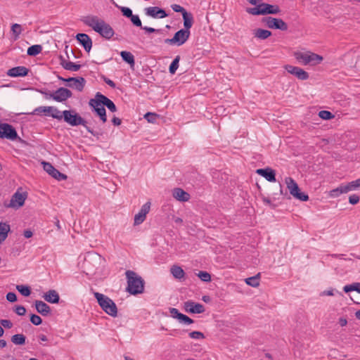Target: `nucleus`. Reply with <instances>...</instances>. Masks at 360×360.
I'll return each mask as SVG.
<instances>
[{"mask_svg": "<svg viewBox=\"0 0 360 360\" xmlns=\"http://www.w3.org/2000/svg\"><path fill=\"white\" fill-rule=\"evenodd\" d=\"M81 20L107 39H110L115 34L112 27L96 15H87Z\"/></svg>", "mask_w": 360, "mask_h": 360, "instance_id": "1", "label": "nucleus"}, {"mask_svg": "<svg viewBox=\"0 0 360 360\" xmlns=\"http://www.w3.org/2000/svg\"><path fill=\"white\" fill-rule=\"evenodd\" d=\"M127 279V291L131 295H138L143 292L144 280L136 272L127 270L125 272Z\"/></svg>", "mask_w": 360, "mask_h": 360, "instance_id": "2", "label": "nucleus"}, {"mask_svg": "<svg viewBox=\"0 0 360 360\" xmlns=\"http://www.w3.org/2000/svg\"><path fill=\"white\" fill-rule=\"evenodd\" d=\"M63 119L64 121L72 127L79 125L84 126L88 132L94 136L98 137L100 134L94 131L86 125V121L80 116V115L74 110H65L63 111Z\"/></svg>", "mask_w": 360, "mask_h": 360, "instance_id": "3", "label": "nucleus"}, {"mask_svg": "<svg viewBox=\"0 0 360 360\" xmlns=\"http://www.w3.org/2000/svg\"><path fill=\"white\" fill-rule=\"evenodd\" d=\"M94 295L99 306L106 314L112 317L117 316V306L110 298L98 292H94Z\"/></svg>", "mask_w": 360, "mask_h": 360, "instance_id": "4", "label": "nucleus"}, {"mask_svg": "<svg viewBox=\"0 0 360 360\" xmlns=\"http://www.w3.org/2000/svg\"><path fill=\"white\" fill-rule=\"evenodd\" d=\"M247 12L253 15H266L269 14H278L281 13L280 7L276 4L267 3L259 4L257 6L247 8Z\"/></svg>", "mask_w": 360, "mask_h": 360, "instance_id": "5", "label": "nucleus"}, {"mask_svg": "<svg viewBox=\"0 0 360 360\" xmlns=\"http://www.w3.org/2000/svg\"><path fill=\"white\" fill-rule=\"evenodd\" d=\"M294 56L297 60L304 65H316L320 64L323 60V58L321 56L310 51H297L294 53Z\"/></svg>", "mask_w": 360, "mask_h": 360, "instance_id": "6", "label": "nucleus"}, {"mask_svg": "<svg viewBox=\"0 0 360 360\" xmlns=\"http://www.w3.org/2000/svg\"><path fill=\"white\" fill-rule=\"evenodd\" d=\"M285 182L290 195H292L295 198L303 202L307 201L309 200L308 195L300 191L297 184L292 178L286 177Z\"/></svg>", "mask_w": 360, "mask_h": 360, "instance_id": "7", "label": "nucleus"}, {"mask_svg": "<svg viewBox=\"0 0 360 360\" xmlns=\"http://www.w3.org/2000/svg\"><path fill=\"white\" fill-rule=\"evenodd\" d=\"M190 30L181 29L177 31L171 39H165V43L169 45H183L189 38Z\"/></svg>", "mask_w": 360, "mask_h": 360, "instance_id": "8", "label": "nucleus"}, {"mask_svg": "<svg viewBox=\"0 0 360 360\" xmlns=\"http://www.w3.org/2000/svg\"><path fill=\"white\" fill-rule=\"evenodd\" d=\"M262 22L269 29L280 30L281 31H286L288 29L287 23L281 18L268 16L263 18Z\"/></svg>", "mask_w": 360, "mask_h": 360, "instance_id": "9", "label": "nucleus"}, {"mask_svg": "<svg viewBox=\"0 0 360 360\" xmlns=\"http://www.w3.org/2000/svg\"><path fill=\"white\" fill-rule=\"evenodd\" d=\"M0 139H6L11 141L19 139L22 141L18 137L15 129L8 123H0Z\"/></svg>", "mask_w": 360, "mask_h": 360, "instance_id": "10", "label": "nucleus"}, {"mask_svg": "<svg viewBox=\"0 0 360 360\" xmlns=\"http://www.w3.org/2000/svg\"><path fill=\"white\" fill-rule=\"evenodd\" d=\"M27 197V193H20L17 191L12 195L8 203L4 202V206L6 207L18 210L24 205Z\"/></svg>", "mask_w": 360, "mask_h": 360, "instance_id": "11", "label": "nucleus"}, {"mask_svg": "<svg viewBox=\"0 0 360 360\" xmlns=\"http://www.w3.org/2000/svg\"><path fill=\"white\" fill-rule=\"evenodd\" d=\"M91 102H93L96 106L103 105V106H106L107 108L114 112L117 111V107L115 103L109 99L105 96L103 95L100 92H97L95 95L94 98H91Z\"/></svg>", "mask_w": 360, "mask_h": 360, "instance_id": "12", "label": "nucleus"}, {"mask_svg": "<svg viewBox=\"0 0 360 360\" xmlns=\"http://www.w3.org/2000/svg\"><path fill=\"white\" fill-rule=\"evenodd\" d=\"M58 78L59 80L67 82V86L75 88L79 92L83 91L86 83L85 79L82 77L63 78L60 76H58Z\"/></svg>", "mask_w": 360, "mask_h": 360, "instance_id": "13", "label": "nucleus"}, {"mask_svg": "<svg viewBox=\"0 0 360 360\" xmlns=\"http://www.w3.org/2000/svg\"><path fill=\"white\" fill-rule=\"evenodd\" d=\"M50 96L57 102H64L72 96V92L67 88L60 87Z\"/></svg>", "mask_w": 360, "mask_h": 360, "instance_id": "14", "label": "nucleus"}, {"mask_svg": "<svg viewBox=\"0 0 360 360\" xmlns=\"http://www.w3.org/2000/svg\"><path fill=\"white\" fill-rule=\"evenodd\" d=\"M284 68L288 73L295 76L300 80H307L309 77V73L299 67L285 65Z\"/></svg>", "mask_w": 360, "mask_h": 360, "instance_id": "15", "label": "nucleus"}, {"mask_svg": "<svg viewBox=\"0 0 360 360\" xmlns=\"http://www.w3.org/2000/svg\"><path fill=\"white\" fill-rule=\"evenodd\" d=\"M44 169L54 179L60 181L67 179V176L56 169L51 163L42 162Z\"/></svg>", "mask_w": 360, "mask_h": 360, "instance_id": "16", "label": "nucleus"}, {"mask_svg": "<svg viewBox=\"0 0 360 360\" xmlns=\"http://www.w3.org/2000/svg\"><path fill=\"white\" fill-rule=\"evenodd\" d=\"M184 309L186 312L191 314H201L205 310V307L202 304L191 300L184 303Z\"/></svg>", "mask_w": 360, "mask_h": 360, "instance_id": "17", "label": "nucleus"}, {"mask_svg": "<svg viewBox=\"0 0 360 360\" xmlns=\"http://www.w3.org/2000/svg\"><path fill=\"white\" fill-rule=\"evenodd\" d=\"M150 209V202H147L141 208L138 214L134 216V226H137L143 223L146 217V214L149 212Z\"/></svg>", "mask_w": 360, "mask_h": 360, "instance_id": "18", "label": "nucleus"}, {"mask_svg": "<svg viewBox=\"0 0 360 360\" xmlns=\"http://www.w3.org/2000/svg\"><path fill=\"white\" fill-rule=\"evenodd\" d=\"M104 259L101 255L95 252H88L87 256L85 258V262L87 264L92 265L93 266L101 265Z\"/></svg>", "mask_w": 360, "mask_h": 360, "instance_id": "19", "label": "nucleus"}, {"mask_svg": "<svg viewBox=\"0 0 360 360\" xmlns=\"http://www.w3.org/2000/svg\"><path fill=\"white\" fill-rule=\"evenodd\" d=\"M76 39L84 47L86 52H89L92 47V40L90 37L84 33H79L76 35Z\"/></svg>", "mask_w": 360, "mask_h": 360, "instance_id": "20", "label": "nucleus"}, {"mask_svg": "<svg viewBox=\"0 0 360 360\" xmlns=\"http://www.w3.org/2000/svg\"><path fill=\"white\" fill-rule=\"evenodd\" d=\"M29 69L25 66H17L9 69L6 75L11 77H25L28 75Z\"/></svg>", "mask_w": 360, "mask_h": 360, "instance_id": "21", "label": "nucleus"}, {"mask_svg": "<svg viewBox=\"0 0 360 360\" xmlns=\"http://www.w3.org/2000/svg\"><path fill=\"white\" fill-rule=\"evenodd\" d=\"M145 11L146 15L154 18H163L167 16V14L164 9L157 6L148 7Z\"/></svg>", "mask_w": 360, "mask_h": 360, "instance_id": "22", "label": "nucleus"}, {"mask_svg": "<svg viewBox=\"0 0 360 360\" xmlns=\"http://www.w3.org/2000/svg\"><path fill=\"white\" fill-rule=\"evenodd\" d=\"M256 173L265 178L268 181L275 182L276 181V172L270 167L257 169Z\"/></svg>", "mask_w": 360, "mask_h": 360, "instance_id": "23", "label": "nucleus"}, {"mask_svg": "<svg viewBox=\"0 0 360 360\" xmlns=\"http://www.w3.org/2000/svg\"><path fill=\"white\" fill-rule=\"evenodd\" d=\"M130 20H131V22H132V24L134 25V26H136V27H139L141 29H143V30L146 31V32L147 33H154V32H158V33H160L161 32L160 30H156L155 28H153V27H143L142 26V22H141V19L139 18V15H133L131 18H130Z\"/></svg>", "mask_w": 360, "mask_h": 360, "instance_id": "24", "label": "nucleus"}, {"mask_svg": "<svg viewBox=\"0 0 360 360\" xmlns=\"http://www.w3.org/2000/svg\"><path fill=\"white\" fill-rule=\"evenodd\" d=\"M172 195L175 199L180 202H186L190 199V194L180 188H174Z\"/></svg>", "mask_w": 360, "mask_h": 360, "instance_id": "25", "label": "nucleus"}, {"mask_svg": "<svg viewBox=\"0 0 360 360\" xmlns=\"http://www.w3.org/2000/svg\"><path fill=\"white\" fill-rule=\"evenodd\" d=\"M36 310L42 316H47L51 313L50 307L43 301L36 300L34 302Z\"/></svg>", "mask_w": 360, "mask_h": 360, "instance_id": "26", "label": "nucleus"}, {"mask_svg": "<svg viewBox=\"0 0 360 360\" xmlns=\"http://www.w3.org/2000/svg\"><path fill=\"white\" fill-rule=\"evenodd\" d=\"M89 104L91 107L94 108L96 115L100 117L101 120L105 123L107 121V117L104 106L103 105L96 106V105L91 102V99H90Z\"/></svg>", "mask_w": 360, "mask_h": 360, "instance_id": "27", "label": "nucleus"}, {"mask_svg": "<svg viewBox=\"0 0 360 360\" xmlns=\"http://www.w3.org/2000/svg\"><path fill=\"white\" fill-rule=\"evenodd\" d=\"M43 297L46 302L52 304H58L60 300L59 295L55 290H49Z\"/></svg>", "mask_w": 360, "mask_h": 360, "instance_id": "28", "label": "nucleus"}, {"mask_svg": "<svg viewBox=\"0 0 360 360\" xmlns=\"http://www.w3.org/2000/svg\"><path fill=\"white\" fill-rule=\"evenodd\" d=\"M60 65L63 66V68L67 70L70 71H77L80 69L81 65L75 64L74 63L71 61L66 60L63 56L60 57Z\"/></svg>", "mask_w": 360, "mask_h": 360, "instance_id": "29", "label": "nucleus"}, {"mask_svg": "<svg viewBox=\"0 0 360 360\" xmlns=\"http://www.w3.org/2000/svg\"><path fill=\"white\" fill-rule=\"evenodd\" d=\"M170 273L174 278L178 280L184 278L186 275L184 269L178 265H173L170 269Z\"/></svg>", "mask_w": 360, "mask_h": 360, "instance_id": "30", "label": "nucleus"}, {"mask_svg": "<svg viewBox=\"0 0 360 360\" xmlns=\"http://www.w3.org/2000/svg\"><path fill=\"white\" fill-rule=\"evenodd\" d=\"M11 231L10 225L6 222H0V244L8 237V233Z\"/></svg>", "mask_w": 360, "mask_h": 360, "instance_id": "31", "label": "nucleus"}, {"mask_svg": "<svg viewBox=\"0 0 360 360\" xmlns=\"http://www.w3.org/2000/svg\"><path fill=\"white\" fill-rule=\"evenodd\" d=\"M122 60L133 68L135 65L134 57L131 52L122 51L120 52Z\"/></svg>", "mask_w": 360, "mask_h": 360, "instance_id": "32", "label": "nucleus"}, {"mask_svg": "<svg viewBox=\"0 0 360 360\" xmlns=\"http://www.w3.org/2000/svg\"><path fill=\"white\" fill-rule=\"evenodd\" d=\"M184 20V26L185 30H189L193 25V18L191 13L185 12L182 15Z\"/></svg>", "mask_w": 360, "mask_h": 360, "instance_id": "33", "label": "nucleus"}, {"mask_svg": "<svg viewBox=\"0 0 360 360\" xmlns=\"http://www.w3.org/2000/svg\"><path fill=\"white\" fill-rule=\"evenodd\" d=\"M254 35L255 37L260 39H266L270 36H271V32L264 30V29H257L254 31Z\"/></svg>", "mask_w": 360, "mask_h": 360, "instance_id": "34", "label": "nucleus"}, {"mask_svg": "<svg viewBox=\"0 0 360 360\" xmlns=\"http://www.w3.org/2000/svg\"><path fill=\"white\" fill-rule=\"evenodd\" d=\"M343 192L345 193H348L350 191L355 190L360 186V179H356L347 184V185H342Z\"/></svg>", "mask_w": 360, "mask_h": 360, "instance_id": "35", "label": "nucleus"}, {"mask_svg": "<svg viewBox=\"0 0 360 360\" xmlns=\"http://www.w3.org/2000/svg\"><path fill=\"white\" fill-rule=\"evenodd\" d=\"M11 340L15 345H24L26 337L23 334H15L11 336Z\"/></svg>", "mask_w": 360, "mask_h": 360, "instance_id": "36", "label": "nucleus"}, {"mask_svg": "<svg viewBox=\"0 0 360 360\" xmlns=\"http://www.w3.org/2000/svg\"><path fill=\"white\" fill-rule=\"evenodd\" d=\"M259 278H260V273H258L254 276L248 278L245 280L246 284L248 285H250L252 287H258L259 285Z\"/></svg>", "mask_w": 360, "mask_h": 360, "instance_id": "37", "label": "nucleus"}, {"mask_svg": "<svg viewBox=\"0 0 360 360\" xmlns=\"http://www.w3.org/2000/svg\"><path fill=\"white\" fill-rule=\"evenodd\" d=\"M51 111H57V108L53 106H40L34 110V115H40L42 112L46 113Z\"/></svg>", "mask_w": 360, "mask_h": 360, "instance_id": "38", "label": "nucleus"}, {"mask_svg": "<svg viewBox=\"0 0 360 360\" xmlns=\"http://www.w3.org/2000/svg\"><path fill=\"white\" fill-rule=\"evenodd\" d=\"M42 51V46L41 45H32L27 49V53L30 56H35L40 53Z\"/></svg>", "mask_w": 360, "mask_h": 360, "instance_id": "39", "label": "nucleus"}, {"mask_svg": "<svg viewBox=\"0 0 360 360\" xmlns=\"http://www.w3.org/2000/svg\"><path fill=\"white\" fill-rule=\"evenodd\" d=\"M343 290L346 293L351 291H356L360 294V283H353L350 285H347L344 286Z\"/></svg>", "mask_w": 360, "mask_h": 360, "instance_id": "40", "label": "nucleus"}, {"mask_svg": "<svg viewBox=\"0 0 360 360\" xmlns=\"http://www.w3.org/2000/svg\"><path fill=\"white\" fill-rule=\"evenodd\" d=\"M16 289L22 295L25 297H28L31 294V289L29 286L18 285L16 286Z\"/></svg>", "mask_w": 360, "mask_h": 360, "instance_id": "41", "label": "nucleus"}, {"mask_svg": "<svg viewBox=\"0 0 360 360\" xmlns=\"http://www.w3.org/2000/svg\"><path fill=\"white\" fill-rule=\"evenodd\" d=\"M179 60H180V56H176L169 65V71L170 74L174 75L176 72V71L179 67Z\"/></svg>", "mask_w": 360, "mask_h": 360, "instance_id": "42", "label": "nucleus"}, {"mask_svg": "<svg viewBox=\"0 0 360 360\" xmlns=\"http://www.w3.org/2000/svg\"><path fill=\"white\" fill-rule=\"evenodd\" d=\"M111 1L116 7L120 9L124 16L130 18L133 15L132 11L129 8L119 6L113 0H111Z\"/></svg>", "mask_w": 360, "mask_h": 360, "instance_id": "43", "label": "nucleus"}, {"mask_svg": "<svg viewBox=\"0 0 360 360\" xmlns=\"http://www.w3.org/2000/svg\"><path fill=\"white\" fill-rule=\"evenodd\" d=\"M22 30V27L19 24L15 23L11 26V31L15 36L14 39L15 40L19 37V35L21 34Z\"/></svg>", "mask_w": 360, "mask_h": 360, "instance_id": "44", "label": "nucleus"}, {"mask_svg": "<svg viewBox=\"0 0 360 360\" xmlns=\"http://www.w3.org/2000/svg\"><path fill=\"white\" fill-rule=\"evenodd\" d=\"M197 275L202 281H204V282H210L211 281V276L207 271H200Z\"/></svg>", "mask_w": 360, "mask_h": 360, "instance_id": "45", "label": "nucleus"}, {"mask_svg": "<svg viewBox=\"0 0 360 360\" xmlns=\"http://www.w3.org/2000/svg\"><path fill=\"white\" fill-rule=\"evenodd\" d=\"M159 115L154 112H147L144 115V118L150 123H155Z\"/></svg>", "mask_w": 360, "mask_h": 360, "instance_id": "46", "label": "nucleus"}, {"mask_svg": "<svg viewBox=\"0 0 360 360\" xmlns=\"http://www.w3.org/2000/svg\"><path fill=\"white\" fill-rule=\"evenodd\" d=\"M319 116L321 119L326 120H330L334 117V115L330 111H328V110L320 111L319 113Z\"/></svg>", "mask_w": 360, "mask_h": 360, "instance_id": "47", "label": "nucleus"}, {"mask_svg": "<svg viewBox=\"0 0 360 360\" xmlns=\"http://www.w3.org/2000/svg\"><path fill=\"white\" fill-rule=\"evenodd\" d=\"M30 320L31 323L32 324H34V326H39L42 323L41 318L39 316L34 314H32L30 315Z\"/></svg>", "mask_w": 360, "mask_h": 360, "instance_id": "48", "label": "nucleus"}, {"mask_svg": "<svg viewBox=\"0 0 360 360\" xmlns=\"http://www.w3.org/2000/svg\"><path fill=\"white\" fill-rule=\"evenodd\" d=\"M169 312L171 314V316L174 319H176L180 321L183 314L180 313L179 310L176 308H169Z\"/></svg>", "mask_w": 360, "mask_h": 360, "instance_id": "49", "label": "nucleus"}, {"mask_svg": "<svg viewBox=\"0 0 360 360\" xmlns=\"http://www.w3.org/2000/svg\"><path fill=\"white\" fill-rule=\"evenodd\" d=\"M189 337L193 339H204L205 335L200 331H193L189 333Z\"/></svg>", "mask_w": 360, "mask_h": 360, "instance_id": "50", "label": "nucleus"}, {"mask_svg": "<svg viewBox=\"0 0 360 360\" xmlns=\"http://www.w3.org/2000/svg\"><path fill=\"white\" fill-rule=\"evenodd\" d=\"M0 325L1 326L2 328L4 327L8 329H10L13 326V323L8 319H1Z\"/></svg>", "mask_w": 360, "mask_h": 360, "instance_id": "51", "label": "nucleus"}, {"mask_svg": "<svg viewBox=\"0 0 360 360\" xmlns=\"http://www.w3.org/2000/svg\"><path fill=\"white\" fill-rule=\"evenodd\" d=\"M342 190H343V188H342V185H340L339 187H338L330 191V195L332 197H338L340 194L345 193L343 192V191H342Z\"/></svg>", "mask_w": 360, "mask_h": 360, "instance_id": "52", "label": "nucleus"}, {"mask_svg": "<svg viewBox=\"0 0 360 360\" xmlns=\"http://www.w3.org/2000/svg\"><path fill=\"white\" fill-rule=\"evenodd\" d=\"M49 113H51V116L56 120H61L63 119V112H60L57 109V111H51Z\"/></svg>", "mask_w": 360, "mask_h": 360, "instance_id": "53", "label": "nucleus"}, {"mask_svg": "<svg viewBox=\"0 0 360 360\" xmlns=\"http://www.w3.org/2000/svg\"><path fill=\"white\" fill-rule=\"evenodd\" d=\"M179 322L189 325L193 323L194 321L188 316L183 314Z\"/></svg>", "mask_w": 360, "mask_h": 360, "instance_id": "54", "label": "nucleus"}, {"mask_svg": "<svg viewBox=\"0 0 360 360\" xmlns=\"http://www.w3.org/2000/svg\"><path fill=\"white\" fill-rule=\"evenodd\" d=\"M172 8L175 12L181 13L182 14V15H184V13H185V12H187L186 10L184 7L181 6L180 5H178V4L172 5Z\"/></svg>", "mask_w": 360, "mask_h": 360, "instance_id": "55", "label": "nucleus"}, {"mask_svg": "<svg viewBox=\"0 0 360 360\" xmlns=\"http://www.w3.org/2000/svg\"><path fill=\"white\" fill-rule=\"evenodd\" d=\"M15 312L19 316H24L26 313V309L21 305L15 307Z\"/></svg>", "mask_w": 360, "mask_h": 360, "instance_id": "56", "label": "nucleus"}, {"mask_svg": "<svg viewBox=\"0 0 360 360\" xmlns=\"http://www.w3.org/2000/svg\"><path fill=\"white\" fill-rule=\"evenodd\" d=\"M6 300L10 302H15L17 301V295L13 292H8L6 295Z\"/></svg>", "mask_w": 360, "mask_h": 360, "instance_id": "57", "label": "nucleus"}, {"mask_svg": "<svg viewBox=\"0 0 360 360\" xmlns=\"http://www.w3.org/2000/svg\"><path fill=\"white\" fill-rule=\"evenodd\" d=\"M349 202L352 205H356L359 202V196L357 195H352L349 197Z\"/></svg>", "mask_w": 360, "mask_h": 360, "instance_id": "58", "label": "nucleus"}, {"mask_svg": "<svg viewBox=\"0 0 360 360\" xmlns=\"http://www.w3.org/2000/svg\"><path fill=\"white\" fill-rule=\"evenodd\" d=\"M103 80L110 87L115 88V86H116L115 83L112 80H111V79H108L107 77H104Z\"/></svg>", "mask_w": 360, "mask_h": 360, "instance_id": "59", "label": "nucleus"}, {"mask_svg": "<svg viewBox=\"0 0 360 360\" xmlns=\"http://www.w3.org/2000/svg\"><path fill=\"white\" fill-rule=\"evenodd\" d=\"M112 122L115 126H119L122 124V120L115 116L112 119Z\"/></svg>", "mask_w": 360, "mask_h": 360, "instance_id": "60", "label": "nucleus"}, {"mask_svg": "<svg viewBox=\"0 0 360 360\" xmlns=\"http://www.w3.org/2000/svg\"><path fill=\"white\" fill-rule=\"evenodd\" d=\"M39 92L44 95L45 98L46 99H49V98H51V96H50V95H52L53 94V92H51V91H47L46 90H40Z\"/></svg>", "mask_w": 360, "mask_h": 360, "instance_id": "61", "label": "nucleus"}, {"mask_svg": "<svg viewBox=\"0 0 360 360\" xmlns=\"http://www.w3.org/2000/svg\"><path fill=\"white\" fill-rule=\"evenodd\" d=\"M23 236L26 238H31L32 236H33V233L32 231L29 230V229H27V230H25L24 232H23Z\"/></svg>", "mask_w": 360, "mask_h": 360, "instance_id": "62", "label": "nucleus"}, {"mask_svg": "<svg viewBox=\"0 0 360 360\" xmlns=\"http://www.w3.org/2000/svg\"><path fill=\"white\" fill-rule=\"evenodd\" d=\"M338 323L341 326H345L347 323V321L345 318L341 317L339 319Z\"/></svg>", "mask_w": 360, "mask_h": 360, "instance_id": "63", "label": "nucleus"}, {"mask_svg": "<svg viewBox=\"0 0 360 360\" xmlns=\"http://www.w3.org/2000/svg\"><path fill=\"white\" fill-rule=\"evenodd\" d=\"M248 2L252 5L257 6L259 4H262V0H248Z\"/></svg>", "mask_w": 360, "mask_h": 360, "instance_id": "64", "label": "nucleus"}]
</instances>
